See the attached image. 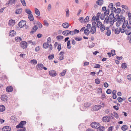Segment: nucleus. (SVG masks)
Wrapping results in <instances>:
<instances>
[{"label":"nucleus","instance_id":"nucleus-1","mask_svg":"<svg viewBox=\"0 0 131 131\" xmlns=\"http://www.w3.org/2000/svg\"><path fill=\"white\" fill-rule=\"evenodd\" d=\"M128 23L127 20H125V17H123V18H121L120 19H119L117 20L116 23V25L117 27H119L120 25L123 23L122 25V28H126L127 26Z\"/></svg>","mask_w":131,"mask_h":131},{"label":"nucleus","instance_id":"nucleus-2","mask_svg":"<svg viewBox=\"0 0 131 131\" xmlns=\"http://www.w3.org/2000/svg\"><path fill=\"white\" fill-rule=\"evenodd\" d=\"M26 122L25 121H23L20 122V123L16 126V128H23L24 127H23V126L24 125L26 124Z\"/></svg>","mask_w":131,"mask_h":131},{"label":"nucleus","instance_id":"nucleus-3","mask_svg":"<svg viewBox=\"0 0 131 131\" xmlns=\"http://www.w3.org/2000/svg\"><path fill=\"white\" fill-rule=\"evenodd\" d=\"M91 127L93 128H97L99 127L100 125L99 123L94 122L91 123Z\"/></svg>","mask_w":131,"mask_h":131},{"label":"nucleus","instance_id":"nucleus-4","mask_svg":"<svg viewBox=\"0 0 131 131\" xmlns=\"http://www.w3.org/2000/svg\"><path fill=\"white\" fill-rule=\"evenodd\" d=\"M26 24V21L25 20H22L20 21L18 23V25L19 27L22 28L25 26Z\"/></svg>","mask_w":131,"mask_h":131},{"label":"nucleus","instance_id":"nucleus-5","mask_svg":"<svg viewBox=\"0 0 131 131\" xmlns=\"http://www.w3.org/2000/svg\"><path fill=\"white\" fill-rule=\"evenodd\" d=\"M110 116H106L103 117L102 119V120L104 122H108L110 121Z\"/></svg>","mask_w":131,"mask_h":131},{"label":"nucleus","instance_id":"nucleus-6","mask_svg":"<svg viewBox=\"0 0 131 131\" xmlns=\"http://www.w3.org/2000/svg\"><path fill=\"white\" fill-rule=\"evenodd\" d=\"M20 45L21 47L23 48H26L27 47V43L25 41H22L21 42Z\"/></svg>","mask_w":131,"mask_h":131},{"label":"nucleus","instance_id":"nucleus-7","mask_svg":"<svg viewBox=\"0 0 131 131\" xmlns=\"http://www.w3.org/2000/svg\"><path fill=\"white\" fill-rule=\"evenodd\" d=\"M38 26L36 25H34L32 28L31 31H30V34H34L38 29Z\"/></svg>","mask_w":131,"mask_h":131},{"label":"nucleus","instance_id":"nucleus-8","mask_svg":"<svg viewBox=\"0 0 131 131\" xmlns=\"http://www.w3.org/2000/svg\"><path fill=\"white\" fill-rule=\"evenodd\" d=\"M72 31L69 30L64 31L62 32V34L64 36H67L70 34L72 35Z\"/></svg>","mask_w":131,"mask_h":131},{"label":"nucleus","instance_id":"nucleus-9","mask_svg":"<svg viewBox=\"0 0 131 131\" xmlns=\"http://www.w3.org/2000/svg\"><path fill=\"white\" fill-rule=\"evenodd\" d=\"M2 129L3 131H10L11 128L8 126H4Z\"/></svg>","mask_w":131,"mask_h":131},{"label":"nucleus","instance_id":"nucleus-10","mask_svg":"<svg viewBox=\"0 0 131 131\" xmlns=\"http://www.w3.org/2000/svg\"><path fill=\"white\" fill-rule=\"evenodd\" d=\"M101 107L102 106L101 105H96L93 107V109L94 111L98 110L100 109Z\"/></svg>","mask_w":131,"mask_h":131},{"label":"nucleus","instance_id":"nucleus-11","mask_svg":"<svg viewBox=\"0 0 131 131\" xmlns=\"http://www.w3.org/2000/svg\"><path fill=\"white\" fill-rule=\"evenodd\" d=\"M49 75L51 76L54 77L56 76V72L54 70H51L49 71Z\"/></svg>","mask_w":131,"mask_h":131},{"label":"nucleus","instance_id":"nucleus-12","mask_svg":"<svg viewBox=\"0 0 131 131\" xmlns=\"http://www.w3.org/2000/svg\"><path fill=\"white\" fill-rule=\"evenodd\" d=\"M64 52L63 51H61L59 54V59L60 60H61L63 59L64 58L63 54Z\"/></svg>","mask_w":131,"mask_h":131},{"label":"nucleus","instance_id":"nucleus-13","mask_svg":"<svg viewBox=\"0 0 131 131\" xmlns=\"http://www.w3.org/2000/svg\"><path fill=\"white\" fill-rule=\"evenodd\" d=\"M7 95H2L1 96V99L2 101L6 102L7 101Z\"/></svg>","mask_w":131,"mask_h":131},{"label":"nucleus","instance_id":"nucleus-14","mask_svg":"<svg viewBox=\"0 0 131 131\" xmlns=\"http://www.w3.org/2000/svg\"><path fill=\"white\" fill-rule=\"evenodd\" d=\"M15 4V0H10L9 1L6 3L7 4L10 5Z\"/></svg>","mask_w":131,"mask_h":131},{"label":"nucleus","instance_id":"nucleus-15","mask_svg":"<svg viewBox=\"0 0 131 131\" xmlns=\"http://www.w3.org/2000/svg\"><path fill=\"white\" fill-rule=\"evenodd\" d=\"M13 90V89L12 87L11 86H8L6 88V91L8 92H12Z\"/></svg>","mask_w":131,"mask_h":131},{"label":"nucleus","instance_id":"nucleus-16","mask_svg":"<svg viewBox=\"0 0 131 131\" xmlns=\"http://www.w3.org/2000/svg\"><path fill=\"white\" fill-rule=\"evenodd\" d=\"M16 34V32L14 30H10L9 33V36L12 37L13 36Z\"/></svg>","mask_w":131,"mask_h":131},{"label":"nucleus","instance_id":"nucleus-17","mask_svg":"<svg viewBox=\"0 0 131 131\" xmlns=\"http://www.w3.org/2000/svg\"><path fill=\"white\" fill-rule=\"evenodd\" d=\"M15 24V20H14L11 19L9 20L8 25L9 26H13Z\"/></svg>","mask_w":131,"mask_h":131},{"label":"nucleus","instance_id":"nucleus-18","mask_svg":"<svg viewBox=\"0 0 131 131\" xmlns=\"http://www.w3.org/2000/svg\"><path fill=\"white\" fill-rule=\"evenodd\" d=\"M96 31V27H92L91 28L90 32L92 34H94L95 32Z\"/></svg>","mask_w":131,"mask_h":131},{"label":"nucleus","instance_id":"nucleus-19","mask_svg":"<svg viewBox=\"0 0 131 131\" xmlns=\"http://www.w3.org/2000/svg\"><path fill=\"white\" fill-rule=\"evenodd\" d=\"M49 46V43L48 42H44L43 43V48L46 49Z\"/></svg>","mask_w":131,"mask_h":131},{"label":"nucleus","instance_id":"nucleus-20","mask_svg":"<svg viewBox=\"0 0 131 131\" xmlns=\"http://www.w3.org/2000/svg\"><path fill=\"white\" fill-rule=\"evenodd\" d=\"M63 27L65 28H67L69 27V24L67 23H64L62 24Z\"/></svg>","mask_w":131,"mask_h":131},{"label":"nucleus","instance_id":"nucleus-21","mask_svg":"<svg viewBox=\"0 0 131 131\" xmlns=\"http://www.w3.org/2000/svg\"><path fill=\"white\" fill-rule=\"evenodd\" d=\"M28 17L29 19L31 21H33L34 20V18L33 15L31 14H29L28 15Z\"/></svg>","mask_w":131,"mask_h":131},{"label":"nucleus","instance_id":"nucleus-22","mask_svg":"<svg viewBox=\"0 0 131 131\" xmlns=\"http://www.w3.org/2000/svg\"><path fill=\"white\" fill-rule=\"evenodd\" d=\"M103 0H99L96 2V3L99 5H101L103 4Z\"/></svg>","mask_w":131,"mask_h":131},{"label":"nucleus","instance_id":"nucleus-23","mask_svg":"<svg viewBox=\"0 0 131 131\" xmlns=\"http://www.w3.org/2000/svg\"><path fill=\"white\" fill-rule=\"evenodd\" d=\"M5 109V106L3 105H0V112H2L4 111Z\"/></svg>","mask_w":131,"mask_h":131},{"label":"nucleus","instance_id":"nucleus-24","mask_svg":"<svg viewBox=\"0 0 131 131\" xmlns=\"http://www.w3.org/2000/svg\"><path fill=\"white\" fill-rule=\"evenodd\" d=\"M128 126L126 125H123L121 127V129L123 131H125L127 129Z\"/></svg>","mask_w":131,"mask_h":131},{"label":"nucleus","instance_id":"nucleus-25","mask_svg":"<svg viewBox=\"0 0 131 131\" xmlns=\"http://www.w3.org/2000/svg\"><path fill=\"white\" fill-rule=\"evenodd\" d=\"M22 11L21 8L16 9V10L15 13L17 14H20Z\"/></svg>","mask_w":131,"mask_h":131},{"label":"nucleus","instance_id":"nucleus-26","mask_svg":"<svg viewBox=\"0 0 131 131\" xmlns=\"http://www.w3.org/2000/svg\"><path fill=\"white\" fill-rule=\"evenodd\" d=\"M15 40L16 42H17L22 40V39L19 37H17L15 38Z\"/></svg>","mask_w":131,"mask_h":131},{"label":"nucleus","instance_id":"nucleus-27","mask_svg":"<svg viewBox=\"0 0 131 131\" xmlns=\"http://www.w3.org/2000/svg\"><path fill=\"white\" fill-rule=\"evenodd\" d=\"M37 66L40 70L42 69L43 67V65L42 63H38L37 64Z\"/></svg>","mask_w":131,"mask_h":131},{"label":"nucleus","instance_id":"nucleus-28","mask_svg":"<svg viewBox=\"0 0 131 131\" xmlns=\"http://www.w3.org/2000/svg\"><path fill=\"white\" fill-rule=\"evenodd\" d=\"M72 35H73L74 34L78 33L79 32V31L76 29H75L73 31H72Z\"/></svg>","mask_w":131,"mask_h":131},{"label":"nucleus","instance_id":"nucleus-29","mask_svg":"<svg viewBox=\"0 0 131 131\" xmlns=\"http://www.w3.org/2000/svg\"><path fill=\"white\" fill-rule=\"evenodd\" d=\"M103 24L100 21H97V22L96 25L97 27L99 28L101 26V25H102Z\"/></svg>","mask_w":131,"mask_h":131},{"label":"nucleus","instance_id":"nucleus-30","mask_svg":"<svg viewBox=\"0 0 131 131\" xmlns=\"http://www.w3.org/2000/svg\"><path fill=\"white\" fill-rule=\"evenodd\" d=\"M121 11V9L120 8H118L116 9L114 13H116L117 14L119 15Z\"/></svg>","mask_w":131,"mask_h":131},{"label":"nucleus","instance_id":"nucleus-31","mask_svg":"<svg viewBox=\"0 0 131 131\" xmlns=\"http://www.w3.org/2000/svg\"><path fill=\"white\" fill-rule=\"evenodd\" d=\"M35 13L38 16H39L40 15V12L36 8H35Z\"/></svg>","mask_w":131,"mask_h":131},{"label":"nucleus","instance_id":"nucleus-32","mask_svg":"<svg viewBox=\"0 0 131 131\" xmlns=\"http://www.w3.org/2000/svg\"><path fill=\"white\" fill-rule=\"evenodd\" d=\"M97 131H104L105 128L103 126L100 127L98 128H97Z\"/></svg>","mask_w":131,"mask_h":131},{"label":"nucleus","instance_id":"nucleus-33","mask_svg":"<svg viewBox=\"0 0 131 131\" xmlns=\"http://www.w3.org/2000/svg\"><path fill=\"white\" fill-rule=\"evenodd\" d=\"M109 17H106L104 21V24H108L109 23Z\"/></svg>","mask_w":131,"mask_h":131},{"label":"nucleus","instance_id":"nucleus-34","mask_svg":"<svg viewBox=\"0 0 131 131\" xmlns=\"http://www.w3.org/2000/svg\"><path fill=\"white\" fill-rule=\"evenodd\" d=\"M114 14L113 13H111L110 15L108 17H109V19L110 18L112 20L114 18Z\"/></svg>","mask_w":131,"mask_h":131},{"label":"nucleus","instance_id":"nucleus-35","mask_svg":"<svg viewBox=\"0 0 131 131\" xmlns=\"http://www.w3.org/2000/svg\"><path fill=\"white\" fill-rule=\"evenodd\" d=\"M100 27V30L101 32H103L105 29V27L103 24L101 25Z\"/></svg>","mask_w":131,"mask_h":131},{"label":"nucleus","instance_id":"nucleus-36","mask_svg":"<svg viewBox=\"0 0 131 131\" xmlns=\"http://www.w3.org/2000/svg\"><path fill=\"white\" fill-rule=\"evenodd\" d=\"M90 33V31L88 28L85 29L84 30V33L86 35H88Z\"/></svg>","mask_w":131,"mask_h":131},{"label":"nucleus","instance_id":"nucleus-37","mask_svg":"<svg viewBox=\"0 0 131 131\" xmlns=\"http://www.w3.org/2000/svg\"><path fill=\"white\" fill-rule=\"evenodd\" d=\"M67 48L69 49H70L71 48V46H70V40H68L67 42Z\"/></svg>","mask_w":131,"mask_h":131},{"label":"nucleus","instance_id":"nucleus-38","mask_svg":"<svg viewBox=\"0 0 131 131\" xmlns=\"http://www.w3.org/2000/svg\"><path fill=\"white\" fill-rule=\"evenodd\" d=\"M109 11L110 10L109 9H108L106 10L105 11L104 13V14L106 16H108L109 14Z\"/></svg>","mask_w":131,"mask_h":131},{"label":"nucleus","instance_id":"nucleus-39","mask_svg":"<svg viewBox=\"0 0 131 131\" xmlns=\"http://www.w3.org/2000/svg\"><path fill=\"white\" fill-rule=\"evenodd\" d=\"M25 12L29 15L31 13V12L29 9H26L25 10Z\"/></svg>","mask_w":131,"mask_h":131},{"label":"nucleus","instance_id":"nucleus-40","mask_svg":"<svg viewBox=\"0 0 131 131\" xmlns=\"http://www.w3.org/2000/svg\"><path fill=\"white\" fill-rule=\"evenodd\" d=\"M89 21V17L88 16H86L83 21V22L85 23Z\"/></svg>","mask_w":131,"mask_h":131},{"label":"nucleus","instance_id":"nucleus-41","mask_svg":"<svg viewBox=\"0 0 131 131\" xmlns=\"http://www.w3.org/2000/svg\"><path fill=\"white\" fill-rule=\"evenodd\" d=\"M37 25L40 28H41L42 27V24L40 23V22L38 21L37 22Z\"/></svg>","mask_w":131,"mask_h":131},{"label":"nucleus","instance_id":"nucleus-42","mask_svg":"<svg viewBox=\"0 0 131 131\" xmlns=\"http://www.w3.org/2000/svg\"><path fill=\"white\" fill-rule=\"evenodd\" d=\"M121 67L125 69L127 67L126 64L125 63H122V64Z\"/></svg>","mask_w":131,"mask_h":131},{"label":"nucleus","instance_id":"nucleus-43","mask_svg":"<svg viewBox=\"0 0 131 131\" xmlns=\"http://www.w3.org/2000/svg\"><path fill=\"white\" fill-rule=\"evenodd\" d=\"M54 55L53 54H51L49 56H48V58L49 60H51L54 58Z\"/></svg>","mask_w":131,"mask_h":131},{"label":"nucleus","instance_id":"nucleus-44","mask_svg":"<svg viewBox=\"0 0 131 131\" xmlns=\"http://www.w3.org/2000/svg\"><path fill=\"white\" fill-rule=\"evenodd\" d=\"M120 32L119 29H118V28L115 29V32L116 34H118Z\"/></svg>","mask_w":131,"mask_h":131},{"label":"nucleus","instance_id":"nucleus-45","mask_svg":"<svg viewBox=\"0 0 131 131\" xmlns=\"http://www.w3.org/2000/svg\"><path fill=\"white\" fill-rule=\"evenodd\" d=\"M20 1L23 6H26V3L25 0H20Z\"/></svg>","mask_w":131,"mask_h":131},{"label":"nucleus","instance_id":"nucleus-46","mask_svg":"<svg viewBox=\"0 0 131 131\" xmlns=\"http://www.w3.org/2000/svg\"><path fill=\"white\" fill-rule=\"evenodd\" d=\"M113 113L114 114V117L116 118H118L119 116L118 114L117 113L115 112H114Z\"/></svg>","mask_w":131,"mask_h":131},{"label":"nucleus","instance_id":"nucleus-47","mask_svg":"<svg viewBox=\"0 0 131 131\" xmlns=\"http://www.w3.org/2000/svg\"><path fill=\"white\" fill-rule=\"evenodd\" d=\"M57 39L58 40L62 39L63 38V36L61 35L57 36L56 37Z\"/></svg>","mask_w":131,"mask_h":131},{"label":"nucleus","instance_id":"nucleus-48","mask_svg":"<svg viewBox=\"0 0 131 131\" xmlns=\"http://www.w3.org/2000/svg\"><path fill=\"white\" fill-rule=\"evenodd\" d=\"M74 39L75 40H76L77 41H80L82 39V38L80 37H75V38Z\"/></svg>","mask_w":131,"mask_h":131},{"label":"nucleus","instance_id":"nucleus-49","mask_svg":"<svg viewBox=\"0 0 131 131\" xmlns=\"http://www.w3.org/2000/svg\"><path fill=\"white\" fill-rule=\"evenodd\" d=\"M122 7L123 8H124L126 9H129V8L125 5H123L122 6Z\"/></svg>","mask_w":131,"mask_h":131},{"label":"nucleus","instance_id":"nucleus-50","mask_svg":"<svg viewBox=\"0 0 131 131\" xmlns=\"http://www.w3.org/2000/svg\"><path fill=\"white\" fill-rule=\"evenodd\" d=\"M116 9L114 7H113L111 9H110L111 10V11L112 13L115 12Z\"/></svg>","mask_w":131,"mask_h":131},{"label":"nucleus","instance_id":"nucleus-51","mask_svg":"<svg viewBox=\"0 0 131 131\" xmlns=\"http://www.w3.org/2000/svg\"><path fill=\"white\" fill-rule=\"evenodd\" d=\"M66 72V71L65 70H63V71L60 73L61 76H63L64 75Z\"/></svg>","mask_w":131,"mask_h":131},{"label":"nucleus","instance_id":"nucleus-52","mask_svg":"<svg viewBox=\"0 0 131 131\" xmlns=\"http://www.w3.org/2000/svg\"><path fill=\"white\" fill-rule=\"evenodd\" d=\"M117 99L118 101L120 103L122 102L123 100V99L120 97H118Z\"/></svg>","mask_w":131,"mask_h":131},{"label":"nucleus","instance_id":"nucleus-53","mask_svg":"<svg viewBox=\"0 0 131 131\" xmlns=\"http://www.w3.org/2000/svg\"><path fill=\"white\" fill-rule=\"evenodd\" d=\"M111 34V31L110 30H107V31L106 34L107 36H109Z\"/></svg>","mask_w":131,"mask_h":131},{"label":"nucleus","instance_id":"nucleus-54","mask_svg":"<svg viewBox=\"0 0 131 131\" xmlns=\"http://www.w3.org/2000/svg\"><path fill=\"white\" fill-rule=\"evenodd\" d=\"M90 105V104L88 102H86L84 104L85 106L86 107H89Z\"/></svg>","mask_w":131,"mask_h":131},{"label":"nucleus","instance_id":"nucleus-55","mask_svg":"<svg viewBox=\"0 0 131 131\" xmlns=\"http://www.w3.org/2000/svg\"><path fill=\"white\" fill-rule=\"evenodd\" d=\"M30 62H31V63H32L34 64H36L37 63V61L34 59L31 60L30 61Z\"/></svg>","mask_w":131,"mask_h":131},{"label":"nucleus","instance_id":"nucleus-56","mask_svg":"<svg viewBox=\"0 0 131 131\" xmlns=\"http://www.w3.org/2000/svg\"><path fill=\"white\" fill-rule=\"evenodd\" d=\"M105 15L104 14H102L100 16V18L102 20H104L105 18Z\"/></svg>","mask_w":131,"mask_h":131},{"label":"nucleus","instance_id":"nucleus-57","mask_svg":"<svg viewBox=\"0 0 131 131\" xmlns=\"http://www.w3.org/2000/svg\"><path fill=\"white\" fill-rule=\"evenodd\" d=\"M123 28V29L121 28L119 29V31L121 33H123L126 31V30L124 29L125 28Z\"/></svg>","mask_w":131,"mask_h":131},{"label":"nucleus","instance_id":"nucleus-58","mask_svg":"<svg viewBox=\"0 0 131 131\" xmlns=\"http://www.w3.org/2000/svg\"><path fill=\"white\" fill-rule=\"evenodd\" d=\"M51 8V6L50 4L48 5L47 7V9L49 11H50Z\"/></svg>","mask_w":131,"mask_h":131},{"label":"nucleus","instance_id":"nucleus-59","mask_svg":"<svg viewBox=\"0 0 131 131\" xmlns=\"http://www.w3.org/2000/svg\"><path fill=\"white\" fill-rule=\"evenodd\" d=\"M95 82L96 84H99L100 82V80L98 79H96L95 80Z\"/></svg>","mask_w":131,"mask_h":131},{"label":"nucleus","instance_id":"nucleus-60","mask_svg":"<svg viewBox=\"0 0 131 131\" xmlns=\"http://www.w3.org/2000/svg\"><path fill=\"white\" fill-rule=\"evenodd\" d=\"M111 53L112 56H114L115 55V51L114 50H112L111 51Z\"/></svg>","mask_w":131,"mask_h":131},{"label":"nucleus","instance_id":"nucleus-61","mask_svg":"<svg viewBox=\"0 0 131 131\" xmlns=\"http://www.w3.org/2000/svg\"><path fill=\"white\" fill-rule=\"evenodd\" d=\"M61 48V46L60 44H59L58 45L57 49L59 51L60 50Z\"/></svg>","mask_w":131,"mask_h":131},{"label":"nucleus","instance_id":"nucleus-62","mask_svg":"<svg viewBox=\"0 0 131 131\" xmlns=\"http://www.w3.org/2000/svg\"><path fill=\"white\" fill-rule=\"evenodd\" d=\"M113 7V4L111 3L108 6V8L109 9H111Z\"/></svg>","mask_w":131,"mask_h":131},{"label":"nucleus","instance_id":"nucleus-63","mask_svg":"<svg viewBox=\"0 0 131 131\" xmlns=\"http://www.w3.org/2000/svg\"><path fill=\"white\" fill-rule=\"evenodd\" d=\"M98 93H101L102 92V89L101 88H99L97 90Z\"/></svg>","mask_w":131,"mask_h":131},{"label":"nucleus","instance_id":"nucleus-64","mask_svg":"<svg viewBox=\"0 0 131 131\" xmlns=\"http://www.w3.org/2000/svg\"><path fill=\"white\" fill-rule=\"evenodd\" d=\"M111 92L112 90L110 89H108L106 91V93L107 94H110L111 93Z\"/></svg>","mask_w":131,"mask_h":131}]
</instances>
